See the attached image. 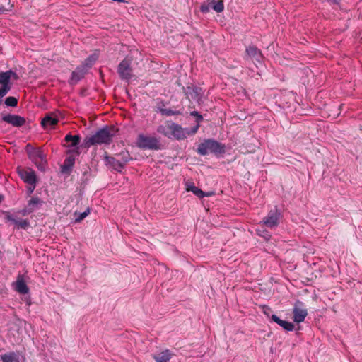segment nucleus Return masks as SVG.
Wrapping results in <instances>:
<instances>
[{
	"label": "nucleus",
	"mask_w": 362,
	"mask_h": 362,
	"mask_svg": "<svg viewBox=\"0 0 362 362\" xmlns=\"http://www.w3.org/2000/svg\"><path fill=\"white\" fill-rule=\"evenodd\" d=\"M113 136L111 129L107 127L103 128L93 135L86 138L85 143L88 146L95 144H109Z\"/></svg>",
	"instance_id": "f257e3e1"
},
{
	"label": "nucleus",
	"mask_w": 362,
	"mask_h": 362,
	"mask_svg": "<svg viewBox=\"0 0 362 362\" xmlns=\"http://www.w3.org/2000/svg\"><path fill=\"white\" fill-rule=\"evenodd\" d=\"M197 152L202 156H206L209 153L221 154L225 152V146L213 139H206L197 148Z\"/></svg>",
	"instance_id": "f03ea898"
},
{
	"label": "nucleus",
	"mask_w": 362,
	"mask_h": 362,
	"mask_svg": "<svg viewBox=\"0 0 362 362\" xmlns=\"http://www.w3.org/2000/svg\"><path fill=\"white\" fill-rule=\"evenodd\" d=\"M158 131L168 137L173 136L179 140L187 137L186 128H182L175 123L168 124L166 127L160 126Z\"/></svg>",
	"instance_id": "7ed1b4c3"
},
{
	"label": "nucleus",
	"mask_w": 362,
	"mask_h": 362,
	"mask_svg": "<svg viewBox=\"0 0 362 362\" xmlns=\"http://www.w3.org/2000/svg\"><path fill=\"white\" fill-rule=\"evenodd\" d=\"M136 144L139 148L145 149L157 150L160 148V144L156 138L144 134L139 135Z\"/></svg>",
	"instance_id": "20e7f679"
},
{
	"label": "nucleus",
	"mask_w": 362,
	"mask_h": 362,
	"mask_svg": "<svg viewBox=\"0 0 362 362\" xmlns=\"http://www.w3.org/2000/svg\"><path fill=\"white\" fill-rule=\"evenodd\" d=\"M15 73L11 71L0 73V98H3L11 90L10 80L12 76H15Z\"/></svg>",
	"instance_id": "39448f33"
},
{
	"label": "nucleus",
	"mask_w": 362,
	"mask_h": 362,
	"mask_svg": "<svg viewBox=\"0 0 362 362\" xmlns=\"http://www.w3.org/2000/svg\"><path fill=\"white\" fill-rule=\"evenodd\" d=\"M293 315V320L296 323H300L305 320L308 315V310L302 302L298 300L295 303Z\"/></svg>",
	"instance_id": "423d86ee"
},
{
	"label": "nucleus",
	"mask_w": 362,
	"mask_h": 362,
	"mask_svg": "<svg viewBox=\"0 0 362 362\" xmlns=\"http://www.w3.org/2000/svg\"><path fill=\"white\" fill-rule=\"evenodd\" d=\"M28 156L38 168H43V164L45 163V156L40 148H32L28 152Z\"/></svg>",
	"instance_id": "0eeeda50"
},
{
	"label": "nucleus",
	"mask_w": 362,
	"mask_h": 362,
	"mask_svg": "<svg viewBox=\"0 0 362 362\" xmlns=\"http://www.w3.org/2000/svg\"><path fill=\"white\" fill-rule=\"evenodd\" d=\"M281 217V213L277 209H272L268 215L263 219V224L269 228H274L278 226Z\"/></svg>",
	"instance_id": "6e6552de"
},
{
	"label": "nucleus",
	"mask_w": 362,
	"mask_h": 362,
	"mask_svg": "<svg viewBox=\"0 0 362 362\" xmlns=\"http://www.w3.org/2000/svg\"><path fill=\"white\" fill-rule=\"evenodd\" d=\"M131 62L124 59L118 66V73L122 79H129L132 76Z\"/></svg>",
	"instance_id": "1a4fd4ad"
},
{
	"label": "nucleus",
	"mask_w": 362,
	"mask_h": 362,
	"mask_svg": "<svg viewBox=\"0 0 362 362\" xmlns=\"http://www.w3.org/2000/svg\"><path fill=\"white\" fill-rule=\"evenodd\" d=\"M2 120L13 127H21L25 123V119L24 117L12 114L3 116Z\"/></svg>",
	"instance_id": "9d476101"
},
{
	"label": "nucleus",
	"mask_w": 362,
	"mask_h": 362,
	"mask_svg": "<svg viewBox=\"0 0 362 362\" xmlns=\"http://www.w3.org/2000/svg\"><path fill=\"white\" fill-rule=\"evenodd\" d=\"M21 178L28 184H36V175L33 170L18 169Z\"/></svg>",
	"instance_id": "9b49d317"
},
{
	"label": "nucleus",
	"mask_w": 362,
	"mask_h": 362,
	"mask_svg": "<svg viewBox=\"0 0 362 362\" xmlns=\"http://www.w3.org/2000/svg\"><path fill=\"white\" fill-rule=\"evenodd\" d=\"M87 73V69L84 68V66H79L71 74V77L69 79V83L74 85L77 83L81 78H83L85 74Z\"/></svg>",
	"instance_id": "f8f14e48"
},
{
	"label": "nucleus",
	"mask_w": 362,
	"mask_h": 362,
	"mask_svg": "<svg viewBox=\"0 0 362 362\" xmlns=\"http://www.w3.org/2000/svg\"><path fill=\"white\" fill-rule=\"evenodd\" d=\"M59 122L57 116L54 113L47 115L41 121V125L45 129L53 128Z\"/></svg>",
	"instance_id": "ddd939ff"
},
{
	"label": "nucleus",
	"mask_w": 362,
	"mask_h": 362,
	"mask_svg": "<svg viewBox=\"0 0 362 362\" xmlns=\"http://www.w3.org/2000/svg\"><path fill=\"white\" fill-rule=\"evenodd\" d=\"M13 286L15 291L21 294H26L29 291V288L22 275H18L17 280L13 284Z\"/></svg>",
	"instance_id": "4468645a"
},
{
	"label": "nucleus",
	"mask_w": 362,
	"mask_h": 362,
	"mask_svg": "<svg viewBox=\"0 0 362 362\" xmlns=\"http://www.w3.org/2000/svg\"><path fill=\"white\" fill-rule=\"evenodd\" d=\"M107 163L112 165V167L117 170H120L123 168L124 165L128 162L129 159L127 156H124L122 161L116 160L115 158L112 157H106L105 158Z\"/></svg>",
	"instance_id": "2eb2a0df"
},
{
	"label": "nucleus",
	"mask_w": 362,
	"mask_h": 362,
	"mask_svg": "<svg viewBox=\"0 0 362 362\" xmlns=\"http://www.w3.org/2000/svg\"><path fill=\"white\" fill-rule=\"evenodd\" d=\"M271 320L278 324L280 327L286 331H293L294 329V325L292 322L282 320L276 315H271Z\"/></svg>",
	"instance_id": "dca6fc26"
},
{
	"label": "nucleus",
	"mask_w": 362,
	"mask_h": 362,
	"mask_svg": "<svg viewBox=\"0 0 362 362\" xmlns=\"http://www.w3.org/2000/svg\"><path fill=\"white\" fill-rule=\"evenodd\" d=\"M172 353L170 350L165 349L153 356L156 362H169L172 358Z\"/></svg>",
	"instance_id": "f3484780"
},
{
	"label": "nucleus",
	"mask_w": 362,
	"mask_h": 362,
	"mask_svg": "<svg viewBox=\"0 0 362 362\" xmlns=\"http://www.w3.org/2000/svg\"><path fill=\"white\" fill-rule=\"evenodd\" d=\"M41 203L42 202L38 197H33L25 209V212L27 214L32 213L40 206Z\"/></svg>",
	"instance_id": "a211bd4d"
},
{
	"label": "nucleus",
	"mask_w": 362,
	"mask_h": 362,
	"mask_svg": "<svg viewBox=\"0 0 362 362\" xmlns=\"http://www.w3.org/2000/svg\"><path fill=\"white\" fill-rule=\"evenodd\" d=\"M186 189L188 192H192L194 194L197 196L199 198H202L205 196V192L202 189L194 186V185L191 182H187L186 184Z\"/></svg>",
	"instance_id": "6ab92c4d"
},
{
	"label": "nucleus",
	"mask_w": 362,
	"mask_h": 362,
	"mask_svg": "<svg viewBox=\"0 0 362 362\" xmlns=\"http://www.w3.org/2000/svg\"><path fill=\"white\" fill-rule=\"evenodd\" d=\"M247 54L251 58L255 59L257 62H260L262 59V54L260 51L254 46H249L246 49Z\"/></svg>",
	"instance_id": "aec40b11"
},
{
	"label": "nucleus",
	"mask_w": 362,
	"mask_h": 362,
	"mask_svg": "<svg viewBox=\"0 0 362 362\" xmlns=\"http://www.w3.org/2000/svg\"><path fill=\"white\" fill-rule=\"evenodd\" d=\"M2 362H19V356L16 352H8L1 356Z\"/></svg>",
	"instance_id": "412c9836"
},
{
	"label": "nucleus",
	"mask_w": 362,
	"mask_h": 362,
	"mask_svg": "<svg viewBox=\"0 0 362 362\" xmlns=\"http://www.w3.org/2000/svg\"><path fill=\"white\" fill-rule=\"evenodd\" d=\"M65 141L70 143L69 146V147H76L80 142V136L78 135L72 136L71 134H67L65 136Z\"/></svg>",
	"instance_id": "4be33fe9"
},
{
	"label": "nucleus",
	"mask_w": 362,
	"mask_h": 362,
	"mask_svg": "<svg viewBox=\"0 0 362 362\" xmlns=\"http://www.w3.org/2000/svg\"><path fill=\"white\" fill-rule=\"evenodd\" d=\"M98 59V54H93L92 55L89 56L86 59H85L84 62L81 66H84L85 69H90L96 62Z\"/></svg>",
	"instance_id": "5701e85b"
},
{
	"label": "nucleus",
	"mask_w": 362,
	"mask_h": 362,
	"mask_svg": "<svg viewBox=\"0 0 362 362\" xmlns=\"http://www.w3.org/2000/svg\"><path fill=\"white\" fill-rule=\"evenodd\" d=\"M7 219L11 221L13 224L17 226L18 228H25L28 225V222L23 219H16L10 216H7Z\"/></svg>",
	"instance_id": "b1692460"
},
{
	"label": "nucleus",
	"mask_w": 362,
	"mask_h": 362,
	"mask_svg": "<svg viewBox=\"0 0 362 362\" xmlns=\"http://www.w3.org/2000/svg\"><path fill=\"white\" fill-rule=\"evenodd\" d=\"M209 5H211V8L218 13L222 12L224 9L223 1L211 0L209 1Z\"/></svg>",
	"instance_id": "393cba45"
},
{
	"label": "nucleus",
	"mask_w": 362,
	"mask_h": 362,
	"mask_svg": "<svg viewBox=\"0 0 362 362\" xmlns=\"http://www.w3.org/2000/svg\"><path fill=\"white\" fill-rule=\"evenodd\" d=\"M5 105L8 107H16L18 104V100L16 98L9 96L5 100Z\"/></svg>",
	"instance_id": "a878e982"
},
{
	"label": "nucleus",
	"mask_w": 362,
	"mask_h": 362,
	"mask_svg": "<svg viewBox=\"0 0 362 362\" xmlns=\"http://www.w3.org/2000/svg\"><path fill=\"white\" fill-rule=\"evenodd\" d=\"M90 213V211L88 209H87L84 212L82 213H76L75 214V221L76 222H80L83 219H84Z\"/></svg>",
	"instance_id": "bb28decb"
},
{
	"label": "nucleus",
	"mask_w": 362,
	"mask_h": 362,
	"mask_svg": "<svg viewBox=\"0 0 362 362\" xmlns=\"http://www.w3.org/2000/svg\"><path fill=\"white\" fill-rule=\"evenodd\" d=\"M74 163V158H66L64 163V168H69L73 166Z\"/></svg>",
	"instance_id": "cd10ccee"
},
{
	"label": "nucleus",
	"mask_w": 362,
	"mask_h": 362,
	"mask_svg": "<svg viewBox=\"0 0 362 362\" xmlns=\"http://www.w3.org/2000/svg\"><path fill=\"white\" fill-rule=\"evenodd\" d=\"M199 128V123L197 122V125L192 129L186 128L187 136L194 134Z\"/></svg>",
	"instance_id": "c85d7f7f"
},
{
	"label": "nucleus",
	"mask_w": 362,
	"mask_h": 362,
	"mask_svg": "<svg viewBox=\"0 0 362 362\" xmlns=\"http://www.w3.org/2000/svg\"><path fill=\"white\" fill-rule=\"evenodd\" d=\"M211 8V5H209V1L206 4H203L201 6V11L202 13H207Z\"/></svg>",
	"instance_id": "c756f323"
},
{
	"label": "nucleus",
	"mask_w": 362,
	"mask_h": 362,
	"mask_svg": "<svg viewBox=\"0 0 362 362\" xmlns=\"http://www.w3.org/2000/svg\"><path fill=\"white\" fill-rule=\"evenodd\" d=\"M191 115L197 117V122L199 123L202 119V116L197 111L191 112Z\"/></svg>",
	"instance_id": "7c9ffc66"
},
{
	"label": "nucleus",
	"mask_w": 362,
	"mask_h": 362,
	"mask_svg": "<svg viewBox=\"0 0 362 362\" xmlns=\"http://www.w3.org/2000/svg\"><path fill=\"white\" fill-rule=\"evenodd\" d=\"M263 313L265 315H267L268 317L271 318V316L269 315L270 313V308L267 306L263 307Z\"/></svg>",
	"instance_id": "2f4dec72"
},
{
	"label": "nucleus",
	"mask_w": 362,
	"mask_h": 362,
	"mask_svg": "<svg viewBox=\"0 0 362 362\" xmlns=\"http://www.w3.org/2000/svg\"><path fill=\"white\" fill-rule=\"evenodd\" d=\"M28 185H29V187H28V191L30 194H31L35 189L36 184H28Z\"/></svg>",
	"instance_id": "473e14b6"
},
{
	"label": "nucleus",
	"mask_w": 362,
	"mask_h": 362,
	"mask_svg": "<svg viewBox=\"0 0 362 362\" xmlns=\"http://www.w3.org/2000/svg\"><path fill=\"white\" fill-rule=\"evenodd\" d=\"M257 233L259 235H261L262 237H264V238L267 239L268 237L269 236V234L267 233H265V234H262L261 233V231L259 229H257Z\"/></svg>",
	"instance_id": "72a5a7b5"
},
{
	"label": "nucleus",
	"mask_w": 362,
	"mask_h": 362,
	"mask_svg": "<svg viewBox=\"0 0 362 362\" xmlns=\"http://www.w3.org/2000/svg\"><path fill=\"white\" fill-rule=\"evenodd\" d=\"M6 11L3 6H0V14L3 13Z\"/></svg>",
	"instance_id": "f704fd0d"
},
{
	"label": "nucleus",
	"mask_w": 362,
	"mask_h": 362,
	"mask_svg": "<svg viewBox=\"0 0 362 362\" xmlns=\"http://www.w3.org/2000/svg\"><path fill=\"white\" fill-rule=\"evenodd\" d=\"M213 194V192H207V193H205V196L204 197H210Z\"/></svg>",
	"instance_id": "c9c22d12"
}]
</instances>
